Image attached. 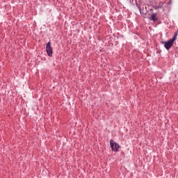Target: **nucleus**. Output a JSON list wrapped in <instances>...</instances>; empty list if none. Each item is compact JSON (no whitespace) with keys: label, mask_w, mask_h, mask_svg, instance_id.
I'll return each mask as SVG.
<instances>
[{"label":"nucleus","mask_w":178,"mask_h":178,"mask_svg":"<svg viewBox=\"0 0 178 178\" xmlns=\"http://www.w3.org/2000/svg\"><path fill=\"white\" fill-rule=\"evenodd\" d=\"M110 147L112 151H114L115 152H118V151H119V148L120 147L119 144L116 143V142H115L113 140H110Z\"/></svg>","instance_id":"nucleus-2"},{"label":"nucleus","mask_w":178,"mask_h":178,"mask_svg":"<svg viewBox=\"0 0 178 178\" xmlns=\"http://www.w3.org/2000/svg\"><path fill=\"white\" fill-rule=\"evenodd\" d=\"M162 6H163V4H160L159 6V8H162Z\"/></svg>","instance_id":"nucleus-5"},{"label":"nucleus","mask_w":178,"mask_h":178,"mask_svg":"<svg viewBox=\"0 0 178 178\" xmlns=\"http://www.w3.org/2000/svg\"><path fill=\"white\" fill-rule=\"evenodd\" d=\"M176 38H177V33H175L173 37L169 40L161 42V44L164 45V47L165 48V49H167V51H169V49H170L171 47H173V43L175 42V41H176Z\"/></svg>","instance_id":"nucleus-1"},{"label":"nucleus","mask_w":178,"mask_h":178,"mask_svg":"<svg viewBox=\"0 0 178 178\" xmlns=\"http://www.w3.org/2000/svg\"><path fill=\"white\" fill-rule=\"evenodd\" d=\"M150 19L153 20V22H156V20H158V18L156 17V14H152L150 16Z\"/></svg>","instance_id":"nucleus-4"},{"label":"nucleus","mask_w":178,"mask_h":178,"mask_svg":"<svg viewBox=\"0 0 178 178\" xmlns=\"http://www.w3.org/2000/svg\"><path fill=\"white\" fill-rule=\"evenodd\" d=\"M46 51H47V55H49V56H52L53 49H52V47H51V42H49L48 43H47Z\"/></svg>","instance_id":"nucleus-3"}]
</instances>
